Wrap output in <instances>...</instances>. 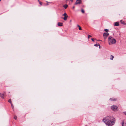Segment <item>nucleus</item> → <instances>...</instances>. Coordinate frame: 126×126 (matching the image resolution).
Listing matches in <instances>:
<instances>
[{"label": "nucleus", "mask_w": 126, "mask_h": 126, "mask_svg": "<svg viewBox=\"0 0 126 126\" xmlns=\"http://www.w3.org/2000/svg\"><path fill=\"white\" fill-rule=\"evenodd\" d=\"M103 121L108 126H112L115 123V119L112 116H108L104 118Z\"/></svg>", "instance_id": "1"}, {"label": "nucleus", "mask_w": 126, "mask_h": 126, "mask_svg": "<svg viewBox=\"0 0 126 126\" xmlns=\"http://www.w3.org/2000/svg\"><path fill=\"white\" fill-rule=\"evenodd\" d=\"M108 41L109 45H112L115 44L116 42L115 39L111 36L109 37Z\"/></svg>", "instance_id": "2"}, {"label": "nucleus", "mask_w": 126, "mask_h": 126, "mask_svg": "<svg viewBox=\"0 0 126 126\" xmlns=\"http://www.w3.org/2000/svg\"><path fill=\"white\" fill-rule=\"evenodd\" d=\"M111 109L113 111H117L118 110V107L116 105H113L111 107Z\"/></svg>", "instance_id": "3"}, {"label": "nucleus", "mask_w": 126, "mask_h": 126, "mask_svg": "<svg viewBox=\"0 0 126 126\" xmlns=\"http://www.w3.org/2000/svg\"><path fill=\"white\" fill-rule=\"evenodd\" d=\"M109 34L108 32H104L103 33V36L104 38V39H105L107 38V37L109 35Z\"/></svg>", "instance_id": "4"}, {"label": "nucleus", "mask_w": 126, "mask_h": 126, "mask_svg": "<svg viewBox=\"0 0 126 126\" xmlns=\"http://www.w3.org/2000/svg\"><path fill=\"white\" fill-rule=\"evenodd\" d=\"M63 15L64 16V17L63 18L64 20H66L67 18L68 17V16L67 14L66 13H65Z\"/></svg>", "instance_id": "5"}, {"label": "nucleus", "mask_w": 126, "mask_h": 126, "mask_svg": "<svg viewBox=\"0 0 126 126\" xmlns=\"http://www.w3.org/2000/svg\"><path fill=\"white\" fill-rule=\"evenodd\" d=\"M81 0H77L76 1L75 4H80L81 3Z\"/></svg>", "instance_id": "6"}, {"label": "nucleus", "mask_w": 126, "mask_h": 126, "mask_svg": "<svg viewBox=\"0 0 126 126\" xmlns=\"http://www.w3.org/2000/svg\"><path fill=\"white\" fill-rule=\"evenodd\" d=\"M4 94V93H0V96L2 98H3Z\"/></svg>", "instance_id": "7"}, {"label": "nucleus", "mask_w": 126, "mask_h": 126, "mask_svg": "<svg viewBox=\"0 0 126 126\" xmlns=\"http://www.w3.org/2000/svg\"><path fill=\"white\" fill-rule=\"evenodd\" d=\"M120 23H121L122 24H124V25H126V23H125L124 21H123L122 20H121L120 21Z\"/></svg>", "instance_id": "8"}, {"label": "nucleus", "mask_w": 126, "mask_h": 126, "mask_svg": "<svg viewBox=\"0 0 126 126\" xmlns=\"http://www.w3.org/2000/svg\"><path fill=\"white\" fill-rule=\"evenodd\" d=\"M119 25V23L118 22H116L115 23L114 26H118Z\"/></svg>", "instance_id": "9"}, {"label": "nucleus", "mask_w": 126, "mask_h": 126, "mask_svg": "<svg viewBox=\"0 0 126 126\" xmlns=\"http://www.w3.org/2000/svg\"><path fill=\"white\" fill-rule=\"evenodd\" d=\"M58 25L59 26H61L63 25V23H62L59 22L58 23Z\"/></svg>", "instance_id": "10"}, {"label": "nucleus", "mask_w": 126, "mask_h": 126, "mask_svg": "<svg viewBox=\"0 0 126 126\" xmlns=\"http://www.w3.org/2000/svg\"><path fill=\"white\" fill-rule=\"evenodd\" d=\"M110 100H111V101H115L116 100V99L115 98H110Z\"/></svg>", "instance_id": "11"}, {"label": "nucleus", "mask_w": 126, "mask_h": 126, "mask_svg": "<svg viewBox=\"0 0 126 126\" xmlns=\"http://www.w3.org/2000/svg\"><path fill=\"white\" fill-rule=\"evenodd\" d=\"M68 6V5L67 4H65L63 6V7L65 9L67 8Z\"/></svg>", "instance_id": "12"}, {"label": "nucleus", "mask_w": 126, "mask_h": 126, "mask_svg": "<svg viewBox=\"0 0 126 126\" xmlns=\"http://www.w3.org/2000/svg\"><path fill=\"white\" fill-rule=\"evenodd\" d=\"M125 123L124 121V120H123L122 122V126H124V125Z\"/></svg>", "instance_id": "13"}, {"label": "nucleus", "mask_w": 126, "mask_h": 126, "mask_svg": "<svg viewBox=\"0 0 126 126\" xmlns=\"http://www.w3.org/2000/svg\"><path fill=\"white\" fill-rule=\"evenodd\" d=\"M113 58H114V56L112 55H111V57H110V60H112Z\"/></svg>", "instance_id": "14"}, {"label": "nucleus", "mask_w": 126, "mask_h": 126, "mask_svg": "<svg viewBox=\"0 0 126 126\" xmlns=\"http://www.w3.org/2000/svg\"><path fill=\"white\" fill-rule=\"evenodd\" d=\"M8 102H10L11 104H12V103L11 102V99H10L8 100Z\"/></svg>", "instance_id": "15"}, {"label": "nucleus", "mask_w": 126, "mask_h": 126, "mask_svg": "<svg viewBox=\"0 0 126 126\" xmlns=\"http://www.w3.org/2000/svg\"><path fill=\"white\" fill-rule=\"evenodd\" d=\"M104 31L107 32L109 31V30L107 29H105L104 30Z\"/></svg>", "instance_id": "16"}, {"label": "nucleus", "mask_w": 126, "mask_h": 126, "mask_svg": "<svg viewBox=\"0 0 126 126\" xmlns=\"http://www.w3.org/2000/svg\"><path fill=\"white\" fill-rule=\"evenodd\" d=\"M17 117L15 115H14V119L16 120L17 119Z\"/></svg>", "instance_id": "17"}, {"label": "nucleus", "mask_w": 126, "mask_h": 126, "mask_svg": "<svg viewBox=\"0 0 126 126\" xmlns=\"http://www.w3.org/2000/svg\"><path fill=\"white\" fill-rule=\"evenodd\" d=\"M98 46H99L100 47V46L99 45H98L97 44H95L94 45V46L96 47H98Z\"/></svg>", "instance_id": "18"}, {"label": "nucleus", "mask_w": 126, "mask_h": 126, "mask_svg": "<svg viewBox=\"0 0 126 126\" xmlns=\"http://www.w3.org/2000/svg\"><path fill=\"white\" fill-rule=\"evenodd\" d=\"M81 12L83 13H84V10L83 9H81Z\"/></svg>", "instance_id": "19"}, {"label": "nucleus", "mask_w": 126, "mask_h": 126, "mask_svg": "<svg viewBox=\"0 0 126 126\" xmlns=\"http://www.w3.org/2000/svg\"><path fill=\"white\" fill-rule=\"evenodd\" d=\"M11 107H12V108L13 109L14 108V106L13 105V104L12 103L11 104Z\"/></svg>", "instance_id": "20"}, {"label": "nucleus", "mask_w": 126, "mask_h": 126, "mask_svg": "<svg viewBox=\"0 0 126 126\" xmlns=\"http://www.w3.org/2000/svg\"><path fill=\"white\" fill-rule=\"evenodd\" d=\"M79 29L80 30H82L80 26L79 27Z\"/></svg>", "instance_id": "21"}, {"label": "nucleus", "mask_w": 126, "mask_h": 126, "mask_svg": "<svg viewBox=\"0 0 126 126\" xmlns=\"http://www.w3.org/2000/svg\"><path fill=\"white\" fill-rule=\"evenodd\" d=\"M92 36H91V35H89L88 36V38L89 39V38L90 37H91Z\"/></svg>", "instance_id": "22"}, {"label": "nucleus", "mask_w": 126, "mask_h": 126, "mask_svg": "<svg viewBox=\"0 0 126 126\" xmlns=\"http://www.w3.org/2000/svg\"><path fill=\"white\" fill-rule=\"evenodd\" d=\"M39 3L41 5H42V2H41V1H39Z\"/></svg>", "instance_id": "23"}, {"label": "nucleus", "mask_w": 126, "mask_h": 126, "mask_svg": "<svg viewBox=\"0 0 126 126\" xmlns=\"http://www.w3.org/2000/svg\"><path fill=\"white\" fill-rule=\"evenodd\" d=\"M123 113L125 115H126V112H123Z\"/></svg>", "instance_id": "24"}, {"label": "nucleus", "mask_w": 126, "mask_h": 126, "mask_svg": "<svg viewBox=\"0 0 126 126\" xmlns=\"http://www.w3.org/2000/svg\"><path fill=\"white\" fill-rule=\"evenodd\" d=\"M91 40H92L93 41H94V39L93 38H92L91 39Z\"/></svg>", "instance_id": "25"}, {"label": "nucleus", "mask_w": 126, "mask_h": 126, "mask_svg": "<svg viewBox=\"0 0 126 126\" xmlns=\"http://www.w3.org/2000/svg\"><path fill=\"white\" fill-rule=\"evenodd\" d=\"M75 8V6H73V9H74Z\"/></svg>", "instance_id": "26"}, {"label": "nucleus", "mask_w": 126, "mask_h": 126, "mask_svg": "<svg viewBox=\"0 0 126 126\" xmlns=\"http://www.w3.org/2000/svg\"><path fill=\"white\" fill-rule=\"evenodd\" d=\"M70 0L71 1V2H73V0Z\"/></svg>", "instance_id": "27"}, {"label": "nucleus", "mask_w": 126, "mask_h": 126, "mask_svg": "<svg viewBox=\"0 0 126 126\" xmlns=\"http://www.w3.org/2000/svg\"><path fill=\"white\" fill-rule=\"evenodd\" d=\"M78 27H79L80 26L79 25H78Z\"/></svg>", "instance_id": "28"}, {"label": "nucleus", "mask_w": 126, "mask_h": 126, "mask_svg": "<svg viewBox=\"0 0 126 126\" xmlns=\"http://www.w3.org/2000/svg\"><path fill=\"white\" fill-rule=\"evenodd\" d=\"M38 1L39 2V1H40L39 0H38Z\"/></svg>", "instance_id": "29"}, {"label": "nucleus", "mask_w": 126, "mask_h": 126, "mask_svg": "<svg viewBox=\"0 0 126 126\" xmlns=\"http://www.w3.org/2000/svg\"><path fill=\"white\" fill-rule=\"evenodd\" d=\"M98 41H100L101 40H98Z\"/></svg>", "instance_id": "30"}, {"label": "nucleus", "mask_w": 126, "mask_h": 126, "mask_svg": "<svg viewBox=\"0 0 126 126\" xmlns=\"http://www.w3.org/2000/svg\"><path fill=\"white\" fill-rule=\"evenodd\" d=\"M1 1V0H0V1Z\"/></svg>", "instance_id": "31"}]
</instances>
